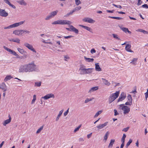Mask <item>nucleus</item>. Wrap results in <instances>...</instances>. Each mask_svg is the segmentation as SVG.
Masks as SVG:
<instances>
[{
    "label": "nucleus",
    "mask_w": 148,
    "mask_h": 148,
    "mask_svg": "<svg viewBox=\"0 0 148 148\" xmlns=\"http://www.w3.org/2000/svg\"><path fill=\"white\" fill-rule=\"evenodd\" d=\"M80 74L81 75H84L86 74L85 71H81L80 72Z\"/></svg>",
    "instance_id": "obj_61"
},
{
    "label": "nucleus",
    "mask_w": 148,
    "mask_h": 148,
    "mask_svg": "<svg viewBox=\"0 0 148 148\" xmlns=\"http://www.w3.org/2000/svg\"><path fill=\"white\" fill-rule=\"evenodd\" d=\"M42 41L44 43H45V44H51V45L52 44V43L51 42H46L43 39H42Z\"/></svg>",
    "instance_id": "obj_50"
},
{
    "label": "nucleus",
    "mask_w": 148,
    "mask_h": 148,
    "mask_svg": "<svg viewBox=\"0 0 148 148\" xmlns=\"http://www.w3.org/2000/svg\"><path fill=\"white\" fill-rule=\"evenodd\" d=\"M24 22L25 21H20L18 23H15L7 27H4V29H9L17 27L23 24Z\"/></svg>",
    "instance_id": "obj_5"
},
{
    "label": "nucleus",
    "mask_w": 148,
    "mask_h": 148,
    "mask_svg": "<svg viewBox=\"0 0 148 148\" xmlns=\"http://www.w3.org/2000/svg\"><path fill=\"white\" fill-rule=\"evenodd\" d=\"M16 2L21 5H27V3L24 0H21L20 1H18Z\"/></svg>",
    "instance_id": "obj_24"
},
{
    "label": "nucleus",
    "mask_w": 148,
    "mask_h": 148,
    "mask_svg": "<svg viewBox=\"0 0 148 148\" xmlns=\"http://www.w3.org/2000/svg\"><path fill=\"white\" fill-rule=\"evenodd\" d=\"M93 68L86 69L85 70L86 74H90L92 73Z\"/></svg>",
    "instance_id": "obj_20"
},
{
    "label": "nucleus",
    "mask_w": 148,
    "mask_h": 148,
    "mask_svg": "<svg viewBox=\"0 0 148 148\" xmlns=\"http://www.w3.org/2000/svg\"><path fill=\"white\" fill-rule=\"evenodd\" d=\"M101 113V111H99L97 112L95 114L94 116V117L96 118L97 117V116H98V115L100 114Z\"/></svg>",
    "instance_id": "obj_46"
},
{
    "label": "nucleus",
    "mask_w": 148,
    "mask_h": 148,
    "mask_svg": "<svg viewBox=\"0 0 148 148\" xmlns=\"http://www.w3.org/2000/svg\"><path fill=\"white\" fill-rule=\"evenodd\" d=\"M41 84V82H36L35 83L34 86H37L38 87H40V86Z\"/></svg>",
    "instance_id": "obj_42"
},
{
    "label": "nucleus",
    "mask_w": 148,
    "mask_h": 148,
    "mask_svg": "<svg viewBox=\"0 0 148 148\" xmlns=\"http://www.w3.org/2000/svg\"><path fill=\"white\" fill-rule=\"evenodd\" d=\"M137 60V58H134L132 60V61L130 62V63L133 64L134 65H135L136 64Z\"/></svg>",
    "instance_id": "obj_28"
},
{
    "label": "nucleus",
    "mask_w": 148,
    "mask_h": 148,
    "mask_svg": "<svg viewBox=\"0 0 148 148\" xmlns=\"http://www.w3.org/2000/svg\"><path fill=\"white\" fill-rule=\"evenodd\" d=\"M8 15V14L5 10L0 9V16L4 17H7Z\"/></svg>",
    "instance_id": "obj_8"
},
{
    "label": "nucleus",
    "mask_w": 148,
    "mask_h": 148,
    "mask_svg": "<svg viewBox=\"0 0 148 148\" xmlns=\"http://www.w3.org/2000/svg\"><path fill=\"white\" fill-rule=\"evenodd\" d=\"M99 64L98 63L95 64V70L97 71H101V70Z\"/></svg>",
    "instance_id": "obj_21"
},
{
    "label": "nucleus",
    "mask_w": 148,
    "mask_h": 148,
    "mask_svg": "<svg viewBox=\"0 0 148 148\" xmlns=\"http://www.w3.org/2000/svg\"><path fill=\"white\" fill-rule=\"evenodd\" d=\"M24 72H27L26 64L21 65L19 69V73H23Z\"/></svg>",
    "instance_id": "obj_6"
},
{
    "label": "nucleus",
    "mask_w": 148,
    "mask_h": 148,
    "mask_svg": "<svg viewBox=\"0 0 148 148\" xmlns=\"http://www.w3.org/2000/svg\"><path fill=\"white\" fill-rule=\"evenodd\" d=\"M4 48L5 50L10 52L11 54L12 53V52L13 50H11L10 49L8 48L7 47L5 46H4Z\"/></svg>",
    "instance_id": "obj_39"
},
{
    "label": "nucleus",
    "mask_w": 148,
    "mask_h": 148,
    "mask_svg": "<svg viewBox=\"0 0 148 148\" xmlns=\"http://www.w3.org/2000/svg\"><path fill=\"white\" fill-rule=\"evenodd\" d=\"M112 5L113 6H115L117 8H119L120 9H121L122 8V6L120 5H115V4H113Z\"/></svg>",
    "instance_id": "obj_54"
},
{
    "label": "nucleus",
    "mask_w": 148,
    "mask_h": 148,
    "mask_svg": "<svg viewBox=\"0 0 148 148\" xmlns=\"http://www.w3.org/2000/svg\"><path fill=\"white\" fill-rule=\"evenodd\" d=\"M79 26H81L82 28H83L85 29H86V30H87L88 31H89L90 32H92V30L90 28L88 27L85 26L83 25H80Z\"/></svg>",
    "instance_id": "obj_23"
},
{
    "label": "nucleus",
    "mask_w": 148,
    "mask_h": 148,
    "mask_svg": "<svg viewBox=\"0 0 148 148\" xmlns=\"http://www.w3.org/2000/svg\"><path fill=\"white\" fill-rule=\"evenodd\" d=\"M129 129V127H127L125 128H123L122 130V131L125 132H127L128 130Z\"/></svg>",
    "instance_id": "obj_52"
},
{
    "label": "nucleus",
    "mask_w": 148,
    "mask_h": 148,
    "mask_svg": "<svg viewBox=\"0 0 148 148\" xmlns=\"http://www.w3.org/2000/svg\"><path fill=\"white\" fill-rule=\"evenodd\" d=\"M81 7L78 6L76 7L75 8L73 9L75 12L76 11H78L81 9Z\"/></svg>",
    "instance_id": "obj_44"
},
{
    "label": "nucleus",
    "mask_w": 148,
    "mask_h": 148,
    "mask_svg": "<svg viewBox=\"0 0 148 148\" xmlns=\"http://www.w3.org/2000/svg\"><path fill=\"white\" fill-rule=\"evenodd\" d=\"M120 109H121L124 111V114H126L128 113L130 111V108L127 106H125L124 104H121L119 105Z\"/></svg>",
    "instance_id": "obj_4"
},
{
    "label": "nucleus",
    "mask_w": 148,
    "mask_h": 148,
    "mask_svg": "<svg viewBox=\"0 0 148 148\" xmlns=\"http://www.w3.org/2000/svg\"><path fill=\"white\" fill-rule=\"evenodd\" d=\"M131 46L129 44H127L125 47V50L131 53L133 52H134L132 51L130 49L131 48Z\"/></svg>",
    "instance_id": "obj_15"
},
{
    "label": "nucleus",
    "mask_w": 148,
    "mask_h": 148,
    "mask_svg": "<svg viewBox=\"0 0 148 148\" xmlns=\"http://www.w3.org/2000/svg\"><path fill=\"white\" fill-rule=\"evenodd\" d=\"M84 58L86 61L88 62H92L94 61V59L93 58H87L86 56H84Z\"/></svg>",
    "instance_id": "obj_26"
},
{
    "label": "nucleus",
    "mask_w": 148,
    "mask_h": 148,
    "mask_svg": "<svg viewBox=\"0 0 148 148\" xmlns=\"http://www.w3.org/2000/svg\"><path fill=\"white\" fill-rule=\"evenodd\" d=\"M8 40L10 41H12L18 43H20V40L18 38L9 39Z\"/></svg>",
    "instance_id": "obj_19"
},
{
    "label": "nucleus",
    "mask_w": 148,
    "mask_h": 148,
    "mask_svg": "<svg viewBox=\"0 0 148 148\" xmlns=\"http://www.w3.org/2000/svg\"><path fill=\"white\" fill-rule=\"evenodd\" d=\"M25 47L28 48L29 49L33 51V52L36 53V51L35 50L33 47L32 46L29 44L28 43L25 42L24 44V45Z\"/></svg>",
    "instance_id": "obj_7"
},
{
    "label": "nucleus",
    "mask_w": 148,
    "mask_h": 148,
    "mask_svg": "<svg viewBox=\"0 0 148 148\" xmlns=\"http://www.w3.org/2000/svg\"><path fill=\"white\" fill-rule=\"evenodd\" d=\"M18 51L21 54H23L24 52H25L23 49L18 48L17 49Z\"/></svg>",
    "instance_id": "obj_36"
},
{
    "label": "nucleus",
    "mask_w": 148,
    "mask_h": 148,
    "mask_svg": "<svg viewBox=\"0 0 148 148\" xmlns=\"http://www.w3.org/2000/svg\"><path fill=\"white\" fill-rule=\"evenodd\" d=\"M114 116H116L118 114H119V113L118 112L117 110L116 109H114Z\"/></svg>",
    "instance_id": "obj_55"
},
{
    "label": "nucleus",
    "mask_w": 148,
    "mask_h": 148,
    "mask_svg": "<svg viewBox=\"0 0 148 148\" xmlns=\"http://www.w3.org/2000/svg\"><path fill=\"white\" fill-rule=\"evenodd\" d=\"M120 27L121 29L124 32L126 33L128 32L130 34H131V32L127 28L122 27Z\"/></svg>",
    "instance_id": "obj_18"
},
{
    "label": "nucleus",
    "mask_w": 148,
    "mask_h": 148,
    "mask_svg": "<svg viewBox=\"0 0 148 148\" xmlns=\"http://www.w3.org/2000/svg\"><path fill=\"white\" fill-rule=\"evenodd\" d=\"M9 119L5 121L4 123H3V125L5 126L6 124L9 123L11 120V118L10 115L8 116Z\"/></svg>",
    "instance_id": "obj_16"
},
{
    "label": "nucleus",
    "mask_w": 148,
    "mask_h": 148,
    "mask_svg": "<svg viewBox=\"0 0 148 148\" xmlns=\"http://www.w3.org/2000/svg\"><path fill=\"white\" fill-rule=\"evenodd\" d=\"M145 95L146 100H147V98L148 97V93L147 92H146L145 93Z\"/></svg>",
    "instance_id": "obj_63"
},
{
    "label": "nucleus",
    "mask_w": 148,
    "mask_h": 148,
    "mask_svg": "<svg viewBox=\"0 0 148 148\" xmlns=\"http://www.w3.org/2000/svg\"><path fill=\"white\" fill-rule=\"evenodd\" d=\"M115 141L114 139H111L110 140V143L108 146V148H112L113 146V144L114 143Z\"/></svg>",
    "instance_id": "obj_25"
},
{
    "label": "nucleus",
    "mask_w": 148,
    "mask_h": 148,
    "mask_svg": "<svg viewBox=\"0 0 148 148\" xmlns=\"http://www.w3.org/2000/svg\"><path fill=\"white\" fill-rule=\"evenodd\" d=\"M108 17L109 18H113V19H117V20H123V18L118 17L109 16Z\"/></svg>",
    "instance_id": "obj_32"
},
{
    "label": "nucleus",
    "mask_w": 148,
    "mask_h": 148,
    "mask_svg": "<svg viewBox=\"0 0 148 148\" xmlns=\"http://www.w3.org/2000/svg\"><path fill=\"white\" fill-rule=\"evenodd\" d=\"M12 78V77L10 75H9L7 76L4 79V81L6 82L8 80H10L11 78Z\"/></svg>",
    "instance_id": "obj_30"
},
{
    "label": "nucleus",
    "mask_w": 148,
    "mask_h": 148,
    "mask_svg": "<svg viewBox=\"0 0 148 148\" xmlns=\"http://www.w3.org/2000/svg\"><path fill=\"white\" fill-rule=\"evenodd\" d=\"M43 128V126H41L39 128L36 132V134L39 133L42 130Z\"/></svg>",
    "instance_id": "obj_40"
},
{
    "label": "nucleus",
    "mask_w": 148,
    "mask_h": 148,
    "mask_svg": "<svg viewBox=\"0 0 148 148\" xmlns=\"http://www.w3.org/2000/svg\"><path fill=\"white\" fill-rule=\"evenodd\" d=\"M23 54V58H26L27 57V53L26 51L24 52Z\"/></svg>",
    "instance_id": "obj_51"
},
{
    "label": "nucleus",
    "mask_w": 148,
    "mask_h": 148,
    "mask_svg": "<svg viewBox=\"0 0 148 148\" xmlns=\"http://www.w3.org/2000/svg\"><path fill=\"white\" fill-rule=\"evenodd\" d=\"M98 88H99L97 86L93 87L90 88V89L89 91L88 92L89 93H91L92 92H94L97 90Z\"/></svg>",
    "instance_id": "obj_17"
},
{
    "label": "nucleus",
    "mask_w": 148,
    "mask_h": 148,
    "mask_svg": "<svg viewBox=\"0 0 148 148\" xmlns=\"http://www.w3.org/2000/svg\"><path fill=\"white\" fill-rule=\"evenodd\" d=\"M36 99V95H34L33 96V98L32 101V104L34 103Z\"/></svg>",
    "instance_id": "obj_45"
},
{
    "label": "nucleus",
    "mask_w": 148,
    "mask_h": 148,
    "mask_svg": "<svg viewBox=\"0 0 148 148\" xmlns=\"http://www.w3.org/2000/svg\"><path fill=\"white\" fill-rule=\"evenodd\" d=\"M52 18V17L51 16L50 14L49 13V15L46 16V18H45V19L46 20H48Z\"/></svg>",
    "instance_id": "obj_41"
},
{
    "label": "nucleus",
    "mask_w": 148,
    "mask_h": 148,
    "mask_svg": "<svg viewBox=\"0 0 148 148\" xmlns=\"http://www.w3.org/2000/svg\"><path fill=\"white\" fill-rule=\"evenodd\" d=\"M126 137V135L125 134H124L123 135V137H122L121 139V142L125 143V139Z\"/></svg>",
    "instance_id": "obj_38"
},
{
    "label": "nucleus",
    "mask_w": 148,
    "mask_h": 148,
    "mask_svg": "<svg viewBox=\"0 0 148 148\" xmlns=\"http://www.w3.org/2000/svg\"><path fill=\"white\" fill-rule=\"evenodd\" d=\"M0 89L4 92L7 90V86L4 82L2 83L0 85Z\"/></svg>",
    "instance_id": "obj_11"
},
{
    "label": "nucleus",
    "mask_w": 148,
    "mask_h": 148,
    "mask_svg": "<svg viewBox=\"0 0 148 148\" xmlns=\"http://www.w3.org/2000/svg\"><path fill=\"white\" fill-rule=\"evenodd\" d=\"M141 7L143 8H145L146 9L148 8V5L147 4H144L141 6Z\"/></svg>",
    "instance_id": "obj_53"
},
{
    "label": "nucleus",
    "mask_w": 148,
    "mask_h": 148,
    "mask_svg": "<svg viewBox=\"0 0 148 148\" xmlns=\"http://www.w3.org/2000/svg\"><path fill=\"white\" fill-rule=\"evenodd\" d=\"M75 2L77 5H78L81 3V1L79 0H75Z\"/></svg>",
    "instance_id": "obj_47"
},
{
    "label": "nucleus",
    "mask_w": 148,
    "mask_h": 148,
    "mask_svg": "<svg viewBox=\"0 0 148 148\" xmlns=\"http://www.w3.org/2000/svg\"><path fill=\"white\" fill-rule=\"evenodd\" d=\"M142 3V1H141V0L138 1V2L137 3V5H141Z\"/></svg>",
    "instance_id": "obj_58"
},
{
    "label": "nucleus",
    "mask_w": 148,
    "mask_h": 148,
    "mask_svg": "<svg viewBox=\"0 0 148 148\" xmlns=\"http://www.w3.org/2000/svg\"><path fill=\"white\" fill-rule=\"evenodd\" d=\"M106 12H107L108 13H113L114 12V10H106Z\"/></svg>",
    "instance_id": "obj_62"
},
{
    "label": "nucleus",
    "mask_w": 148,
    "mask_h": 148,
    "mask_svg": "<svg viewBox=\"0 0 148 148\" xmlns=\"http://www.w3.org/2000/svg\"><path fill=\"white\" fill-rule=\"evenodd\" d=\"M109 134V132L108 131L106 133L104 138V140H105V141L107 140L108 136Z\"/></svg>",
    "instance_id": "obj_33"
},
{
    "label": "nucleus",
    "mask_w": 148,
    "mask_h": 148,
    "mask_svg": "<svg viewBox=\"0 0 148 148\" xmlns=\"http://www.w3.org/2000/svg\"><path fill=\"white\" fill-rule=\"evenodd\" d=\"M86 69L85 66L83 64H82L80 66L79 70L81 71H85Z\"/></svg>",
    "instance_id": "obj_29"
},
{
    "label": "nucleus",
    "mask_w": 148,
    "mask_h": 148,
    "mask_svg": "<svg viewBox=\"0 0 148 148\" xmlns=\"http://www.w3.org/2000/svg\"><path fill=\"white\" fill-rule=\"evenodd\" d=\"M27 72L35 71L36 70V65L34 63L32 62L26 64Z\"/></svg>",
    "instance_id": "obj_2"
},
{
    "label": "nucleus",
    "mask_w": 148,
    "mask_h": 148,
    "mask_svg": "<svg viewBox=\"0 0 148 148\" xmlns=\"http://www.w3.org/2000/svg\"><path fill=\"white\" fill-rule=\"evenodd\" d=\"M82 21L84 22H87L90 23H93L95 21L90 18L86 17L85 18L82 19Z\"/></svg>",
    "instance_id": "obj_10"
},
{
    "label": "nucleus",
    "mask_w": 148,
    "mask_h": 148,
    "mask_svg": "<svg viewBox=\"0 0 148 148\" xmlns=\"http://www.w3.org/2000/svg\"><path fill=\"white\" fill-rule=\"evenodd\" d=\"M94 98H92V99H89L87 98L85 101V103H87L90 101H92V99H93Z\"/></svg>",
    "instance_id": "obj_48"
},
{
    "label": "nucleus",
    "mask_w": 148,
    "mask_h": 148,
    "mask_svg": "<svg viewBox=\"0 0 148 148\" xmlns=\"http://www.w3.org/2000/svg\"><path fill=\"white\" fill-rule=\"evenodd\" d=\"M132 140L130 139L128 142L127 143L126 145L125 146V147L126 148H127L128 146L130 145V144L132 142Z\"/></svg>",
    "instance_id": "obj_35"
},
{
    "label": "nucleus",
    "mask_w": 148,
    "mask_h": 148,
    "mask_svg": "<svg viewBox=\"0 0 148 148\" xmlns=\"http://www.w3.org/2000/svg\"><path fill=\"white\" fill-rule=\"evenodd\" d=\"M63 112V110H61V111H60L56 119V121H58L59 120V118L60 116L61 115H62V114Z\"/></svg>",
    "instance_id": "obj_31"
},
{
    "label": "nucleus",
    "mask_w": 148,
    "mask_h": 148,
    "mask_svg": "<svg viewBox=\"0 0 148 148\" xmlns=\"http://www.w3.org/2000/svg\"><path fill=\"white\" fill-rule=\"evenodd\" d=\"M73 37V36H71V35L69 36H64V38L65 39H68V38H71Z\"/></svg>",
    "instance_id": "obj_56"
},
{
    "label": "nucleus",
    "mask_w": 148,
    "mask_h": 148,
    "mask_svg": "<svg viewBox=\"0 0 148 148\" xmlns=\"http://www.w3.org/2000/svg\"><path fill=\"white\" fill-rule=\"evenodd\" d=\"M82 126L81 124H80L79 126H78L77 128L75 129L74 130V132H76L77 131H78L79 128L81 127Z\"/></svg>",
    "instance_id": "obj_43"
},
{
    "label": "nucleus",
    "mask_w": 148,
    "mask_h": 148,
    "mask_svg": "<svg viewBox=\"0 0 148 148\" xmlns=\"http://www.w3.org/2000/svg\"><path fill=\"white\" fill-rule=\"evenodd\" d=\"M126 97V95L125 94L124 92H122L117 101V102L122 101Z\"/></svg>",
    "instance_id": "obj_9"
},
{
    "label": "nucleus",
    "mask_w": 148,
    "mask_h": 148,
    "mask_svg": "<svg viewBox=\"0 0 148 148\" xmlns=\"http://www.w3.org/2000/svg\"><path fill=\"white\" fill-rule=\"evenodd\" d=\"M13 33L18 36L21 35L23 34L21 32V29L16 30L13 31Z\"/></svg>",
    "instance_id": "obj_14"
},
{
    "label": "nucleus",
    "mask_w": 148,
    "mask_h": 148,
    "mask_svg": "<svg viewBox=\"0 0 148 148\" xmlns=\"http://www.w3.org/2000/svg\"><path fill=\"white\" fill-rule=\"evenodd\" d=\"M112 35L113 36V38H114L118 40H120V39L119 38L117 34H112Z\"/></svg>",
    "instance_id": "obj_37"
},
{
    "label": "nucleus",
    "mask_w": 148,
    "mask_h": 148,
    "mask_svg": "<svg viewBox=\"0 0 148 148\" xmlns=\"http://www.w3.org/2000/svg\"><path fill=\"white\" fill-rule=\"evenodd\" d=\"M9 5L12 8L15 9L16 8V7L14 5H13L11 3L9 4Z\"/></svg>",
    "instance_id": "obj_60"
},
{
    "label": "nucleus",
    "mask_w": 148,
    "mask_h": 148,
    "mask_svg": "<svg viewBox=\"0 0 148 148\" xmlns=\"http://www.w3.org/2000/svg\"><path fill=\"white\" fill-rule=\"evenodd\" d=\"M51 97L54 98V95L52 94H48L44 97H42V98L44 99H47Z\"/></svg>",
    "instance_id": "obj_12"
},
{
    "label": "nucleus",
    "mask_w": 148,
    "mask_h": 148,
    "mask_svg": "<svg viewBox=\"0 0 148 148\" xmlns=\"http://www.w3.org/2000/svg\"><path fill=\"white\" fill-rule=\"evenodd\" d=\"M96 51V50L94 48L90 50V52L92 54L95 53Z\"/></svg>",
    "instance_id": "obj_57"
},
{
    "label": "nucleus",
    "mask_w": 148,
    "mask_h": 148,
    "mask_svg": "<svg viewBox=\"0 0 148 148\" xmlns=\"http://www.w3.org/2000/svg\"><path fill=\"white\" fill-rule=\"evenodd\" d=\"M69 108L68 109L66 110V111L64 113V116H66L67 114H68V113L69 112Z\"/></svg>",
    "instance_id": "obj_59"
},
{
    "label": "nucleus",
    "mask_w": 148,
    "mask_h": 148,
    "mask_svg": "<svg viewBox=\"0 0 148 148\" xmlns=\"http://www.w3.org/2000/svg\"><path fill=\"white\" fill-rule=\"evenodd\" d=\"M71 23H72L70 21L64 20H57L54 21L52 23L53 25H69V27L70 28H71V31L74 32L75 34H78L79 32L78 30L74 27L72 25H70Z\"/></svg>",
    "instance_id": "obj_1"
},
{
    "label": "nucleus",
    "mask_w": 148,
    "mask_h": 148,
    "mask_svg": "<svg viewBox=\"0 0 148 148\" xmlns=\"http://www.w3.org/2000/svg\"><path fill=\"white\" fill-rule=\"evenodd\" d=\"M102 79L103 80V83L105 85L107 86H109L110 85V84L108 82V81L106 79L104 78H102Z\"/></svg>",
    "instance_id": "obj_22"
},
{
    "label": "nucleus",
    "mask_w": 148,
    "mask_h": 148,
    "mask_svg": "<svg viewBox=\"0 0 148 148\" xmlns=\"http://www.w3.org/2000/svg\"><path fill=\"white\" fill-rule=\"evenodd\" d=\"M58 12V11L57 10H56V11H53L51 13H50L52 17H54L55 16L57 15Z\"/></svg>",
    "instance_id": "obj_27"
},
{
    "label": "nucleus",
    "mask_w": 148,
    "mask_h": 148,
    "mask_svg": "<svg viewBox=\"0 0 148 148\" xmlns=\"http://www.w3.org/2000/svg\"><path fill=\"white\" fill-rule=\"evenodd\" d=\"M74 12H75V11H74V10L73 9L72 11H70L68 13L66 14L64 16L65 17H68L69 16V15H72V14Z\"/></svg>",
    "instance_id": "obj_34"
},
{
    "label": "nucleus",
    "mask_w": 148,
    "mask_h": 148,
    "mask_svg": "<svg viewBox=\"0 0 148 148\" xmlns=\"http://www.w3.org/2000/svg\"><path fill=\"white\" fill-rule=\"evenodd\" d=\"M21 32H22V33L23 34L24 32H25L26 33H27V34H29L30 33V32L27 30H21Z\"/></svg>",
    "instance_id": "obj_49"
},
{
    "label": "nucleus",
    "mask_w": 148,
    "mask_h": 148,
    "mask_svg": "<svg viewBox=\"0 0 148 148\" xmlns=\"http://www.w3.org/2000/svg\"><path fill=\"white\" fill-rule=\"evenodd\" d=\"M119 91H116L115 93L112 94L109 99V103H111L119 96Z\"/></svg>",
    "instance_id": "obj_3"
},
{
    "label": "nucleus",
    "mask_w": 148,
    "mask_h": 148,
    "mask_svg": "<svg viewBox=\"0 0 148 148\" xmlns=\"http://www.w3.org/2000/svg\"><path fill=\"white\" fill-rule=\"evenodd\" d=\"M108 123V122H106L103 124L99 125H98L97 126V127L98 130H100L103 128L104 127L106 126L107 125Z\"/></svg>",
    "instance_id": "obj_13"
},
{
    "label": "nucleus",
    "mask_w": 148,
    "mask_h": 148,
    "mask_svg": "<svg viewBox=\"0 0 148 148\" xmlns=\"http://www.w3.org/2000/svg\"><path fill=\"white\" fill-rule=\"evenodd\" d=\"M4 1L6 3L8 4L9 5L10 3L8 1V0H5Z\"/></svg>",
    "instance_id": "obj_64"
}]
</instances>
